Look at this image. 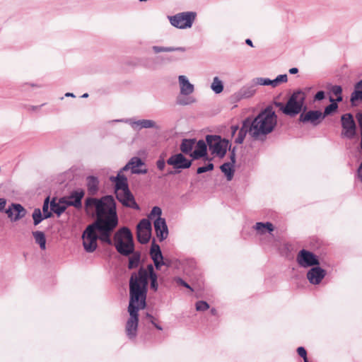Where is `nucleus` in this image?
Listing matches in <instances>:
<instances>
[{
    "instance_id": "18",
    "label": "nucleus",
    "mask_w": 362,
    "mask_h": 362,
    "mask_svg": "<svg viewBox=\"0 0 362 362\" xmlns=\"http://www.w3.org/2000/svg\"><path fill=\"white\" fill-rule=\"evenodd\" d=\"M150 255L153 261L156 269H160V267L163 265H168L167 262L163 259V256L162 255L160 246L156 244L154 241L153 242L151 247Z\"/></svg>"
},
{
    "instance_id": "46",
    "label": "nucleus",
    "mask_w": 362,
    "mask_h": 362,
    "mask_svg": "<svg viewBox=\"0 0 362 362\" xmlns=\"http://www.w3.org/2000/svg\"><path fill=\"white\" fill-rule=\"evenodd\" d=\"M175 281L177 284L183 286L184 287L190 289L191 291H193V289L191 288V286L187 282H185L183 279H182L181 278L176 277L175 279Z\"/></svg>"
},
{
    "instance_id": "35",
    "label": "nucleus",
    "mask_w": 362,
    "mask_h": 362,
    "mask_svg": "<svg viewBox=\"0 0 362 362\" xmlns=\"http://www.w3.org/2000/svg\"><path fill=\"white\" fill-rule=\"evenodd\" d=\"M330 102L331 104L327 106L325 108L324 112H322L324 118L331 114L333 111L336 110L338 107V105L334 102V100L332 98H330Z\"/></svg>"
},
{
    "instance_id": "50",
    "label": "nucleus",
    "mask_w": 362,
    "mask_h": 362,
    "mask_svg": "<svg viewBox=\"0 0 362 362\" xmlns=\"http://www.w3.org/2000/svg\"><path fill=\"white\" fill-rule=\"evenodd\" d=\"M356 119L358 123V126L361 129V134H362V112L357 113L356 115Z\"/></svg>"
},
{
    "instance_id": "17",
    "label": "nucleus",
    "mask_w": 362,
    "mask_h": 362,
    "mask_svg": "<svg viewBox=\"0 0 362 362\" xmlns=\"http://www.w3.org/2000/svg\"><path fill=\"white\" fill-rule=\"evenodd\" d=\"M84 194L83 189H78L72 192L69 197L61 198V200H64L67 206H72L79 209L82 206L81 200Z\"/></svg>"
},
{
    "instance_id": "29",
    "label": "nucleus",
    "mask_w": 362,
    "mask_h": 362,
    "mask_svg": "<svg viewBox=\"0 0 362 362\" xmlns=\"http://www.w3.org/2000/svg\"><path fill=\"white\" fill-rule=\"evenodd\" d=\"M256 92L253 86L243 87L235 95L238 99L249 98L255 95Z\"/></svg>"
},
{
    "instance_id": "52",
    "label": "nucleus",
    "mask_w": 362,
    "mask_h": 362,
    "mask_svg": "<svg viewBox=\"0 0 362 362\" xmlns=\"http://www.w3.org/2000/svg\"><path fill=\"white\" fill-rule=\"evenodd\" d=\"M157 168L163 170L165 166V162L163 159H159L156 163Z\"/></svg>"
},
{
    "instance_id": "40",
    "label": "nucleus",
    "mask_w": 362,
    "mask_h": 362,
    "mask_svg": "<svg viewBox=\"0 0 362 362\" xmlns=\"http://www.w3.org/2000/svg\"><path fill=\"white\" fill-rule=\"evenodd\" d=\"M162 210L159 206H154L148 215L149 219L161 218Z\"/></svg>"
},
{
    "instance_id": "27",
    "label": "nucleus",
    "mask_w": 362,
    "mask_h": 362,
    "mask_svg": "<svg viewBox=\"0 0 362 362\" xmlns=\"http://www.w3.org/2000/svg\"><path fill=\"white\" fill-rule=\"evenodd\" d=\"M50 209L52 212L56 214L58 216H59L66 209L67 206L64 200H59L58 202H56V199H53L50 204Z\"/></svg>"
},
{
    "instance_id": "10",
    "label": "nucleus",
    "mask_w": 362,
    "mask_h": 362,
    "mask_svg": "<svg viewBox=\"0 0 362 362\" xmlns=\"http://www.w3.org/2000/svg\"><path fill=\"white\" fill-rule=\"evenodd\" d=\"M343 131L341 136L347 139H353L356 134V125L351 113H346L341 117Z\"/></svg>"
},
{
    "instance_id": "26",
    "label": "nucleus",
    "mask_w": 362,
    "mask_h": 362,
    "mask_svg": "<svg viewBox=\"0 0 362 362\" xmlns=\"http://www.w3.org/2000/svg\"><path fill=\"white\" fill-rule=\"evenodd\" d=\"M86 186L88 192L90 195L97 194L99 189V180L95 176H88L86 178Z\"/></svg>"
},
{
    "instance_id": "28",
    "label": "nucleus",
    "mask_w": 362,
    "mask_h": 362,
    "mask_svg": "<svg viewBox=\"0 0 362 362\" xmlns=\"http://www.w3.org/2000/svg\"><path fill=\"white\" fill-rule=\"evenodd\" d=\"M196 144L195 139H184L180 144V151L185 154H191L193 148Z\"/></svg>"
},
{
    "instance_id": "31",
    "label": "nucleus",
    "mask_w": 362,
    "mask_h": 362,
    "mask_svg": "<svg viewBox=\"0 0 362 362\" xmlns=\"http://www.w3.org/2000/svg\"><path fill=\"white\" fill-rule=\"evenodd\" d=\"M151 231L150 230H136L138 241L141 244L147 243L151 238Z\"/></svg>"
},
{
    "instance_id": "30",
    "label": "nucleus",
    "mask_w": 362,
    "mask_h": 362,
    "mask_svg": "<svg viewBox=\"0 0 362 362\" xmlns=\"http://www.w3.org/2000/svg\"><path fill=\"white\" fill-rule=\"evenodd\" d=\"M33 235L35 240V243L40 245L41 250L46 249V238L45 233L42 231H34Z\"/></svg>"
},
{
    "instance_id": "56",
    "label": "nucleus",
    "mask_w": 362,
    "mask_h": 362,
    "mask_svg": "<svg viewBox=\"0 0 362 362\" xmlns=\"http://www.w3.org/2000/svg\"><path fill=\"white\" fill-rule=\"evenodd\" d=\"M6 201L4 198H0V211H3L6 206Z\"/></svg>"
},
{
    "instance_id": "49",
    "label": "nucleus",
    "mask_w": 362,
    "mask_h": 362,
    "mask_svg": "<svg viewBox=\"0 0 362 362\" xmlns=\"http://www.w3.org/2000/svg\"><path fill=\"white\" fill-rule=\"evenodd\" d=\"M146 317L150 320V322L155 326L156 329H158V330H162V327L155 322L154 318L152 315H151L148 313H146Z\"/></svg>"
},
{
    "instance_id": "7",
    "label": "nucleus",
    "mask_w": 362,
    "mask_h": 362,
    "mask_svg": "<svg viewBox=\"0 0 362 362\" xmlns=\"http://www.w3.org/2000/svg\"><path fill=\"white\" fill-rule=\"evenodd\" d=\"M305 93L300 90H296L290 96L285 105L284 114L293 117L299 114L304 105Z\"/></svg>"
},
{
    "instance_id": "38",
    "label": "nucleus",
    "mask_w": 362,
    "mask_h": 362,
    "mask_svg": "<svg viewBox=\"0 0 362 362\" xmlns=\"http://www.w3.org/2000/svg\"><path fill=\"white\" fill-rule=\"evenodd\" d=\"M255 85L272 86L273 87V80L264 78H256L253 80Z\"/></svg>"
},
{
    "instance_id": "20",
    "label": "nucleus",
    "mask_w": 362,
    "mask_h": 362,
    "mask_svg": "<svg viewBox=\"0 0 362 362\" xmlns=\"http://www.w3.org/2000/svg\"><path fill=\"white\" fill-rule=\"evenodd\" d=\"M235 163V148L231 151L230 154V161L224 163L220 167L222 173L225 174L226 178L228 181H230L234 175V164Z\"/></svg>"
},
{
    "instance_id": "48",
    "label": "nucleus",
    "mask_w": 362,
    "mask_h": 362,
    "mask_svg": "<svg viewBox=\"0 0 362 362\" xmlns=\"http://www.w3.org/2000/svg\"><path fill=\"white\" fill-rule=\"evenodd\" d=\"M165 52L185 51V49L184 47H165Z\"/></svg>"
},
{
    "instance_id": "39",
    "label": "nucleus",
    "mask_w": 362,
    "mask_h": 362,
    "mask_svg": "<svg viewBox=\"0 0 362 362\" xmlns=\"http://www.w3.org/2000/svg\"><path fill=\"white\" fill-rule=\"evenodd\" d=\"M332 93L337 96L336 101L337 102H341L342 100V88L340 86H333L331 88Z\"/></svg>"
},
{
    "instance_id": "12",
    "label": "nucleus",
    "mask_w": 362,
    "mask_h": 362,
    "mask_svg": "<svg viewBox=\"0 0 362 362\" xmlns=\"http://www.w3.org/2000/svg\"><path fill=\"white\" fill-rule=\"evenodd\" d=\"M320 110H309L300 115L299 121L305 124H310L314 127L319 125L324 119Z\"/></svg>"
},
{
    "instance_id": "36",
    "label": "nucleus",
    "mask_w": 362,
    "mask_h": 362,
    "mask_svg": "<svg viewBox=\"0 0 362 362\" xmlns=\"http://www.w3.org/2000/svg\"><path fill=\"white\" fill-rule=\"evenodd\" d=\"M34 225H38L44 218V216L40 209H35L33 213Z\"/></svg>"
},
{
    "instance_id": "19",
    "label": "nucleus",
    "mask_w": 362,
    "mask_h": 362,
    "mask_svg": "<svg viewBox=\"0 0 362 362\" xmlns=\"http://www.w3.org/2000/svg\"><path fill=\"white\" fill-rule=\"evenodd\" d=\"M123 172L124 171L120 170L116 177H110V180L115 182V194L119 192V191H125L129 189L127 178L122 174Z\"/></svg>"
},
{
    "instance_id": "3",
    "label": "nucleus",
    "mask_w": 362,
    "mask_h": 362,
    "mask_svg": "<svg viewBox=\"0 0 362 362\" xmlns=\"http://www.w3.org/2000/svg\"><path fill=\"white\" fill-rule=\"evenodd\" d=\"M146 303L144 302V291L141 289L136 284H131V298L128 306L129 318L126 324V334L129 339H133L136 335L139 314L140 310L144 309Z\"/></svg>"
},
{
    "instance_id": "60",
    "label": "nucleus",
    "mask_w": 362,
    "mask_h": 362,
    "mask_svg": "<svg viewBox=\"0 0 362 362\" xmlns=\"http://www.w3.org/2000/svg\"><path fill=\"white\" fill-rule=\"evenodd\" d=\"M245 42H246L247 45H250L251 47H253L252 42V40L250 39H247L245 40Z\"/></svg>"
},
{
    "instance_id": "59",
    "label": "nucleus",
    "mask_w": 362,
    "mask_h": 362,
    "mask_svg": "<svg viewBox=\"0 0 362 362\" xmlns=\"http://www.w3.org/2000/svg\"><path fill=\"white\" fill-rule=\"evenodd\" d=\"M298 72V69L296 67L291 68L289 69V73L291 74H296Z\"/></svg>"
},
{
    "instance_id": "37",
    "label": "nucleus",
    "mask_w": 362,
    "mask_h": 362,
    "mask_svg": "<svg viewBox=\"0 0 362 362\" xmlns=\"http://www.w3.org/2000/svg\"><path fill=\"white\" fill-rule=\"evenodd\" d=\"M49 198L47 197L43 203L42 206V215L44 218H50L52 215V211L49 210Z\"/></svg>"
},
{
    "instance_id": "32",
    "label": "nucleus",
    "mask_w": 362,
    "mask_h": 362,
    "mask_svg": "<svg viewBox=\"0 0 362 362\" xmlns=\"http://www.w3.org/2000/svg\"><path fill=\"white\" fill-rule=\"evenodd\" d=\"M211 88L216 94L221 93L223 91V84L218 76L214 78Z\"/></svg>"
},
{
    "instance_id": "9",
    "label": "nucleus",
    "mask_w": 362,
    "mask_h": 362,
    "mask_svg": "<svg viewBox=\"0 0 362 362\" xmlns=\"http://www.w3.org/2000/svg\"><path fill=\"white\" fill-rule=\"evenodd\" d=\"M195 18V12L188 11L170 16L169 20L172 25L180 29H185L192 27Z\"/></svg>"
},
{
    "instance_id": "51",
    "label": "nucleus",
    "mask_w": 362,
    "mask_h": 362,
    "mask_svg": "<svg viewBox=\"0 0 362 362\" xmlns=\"http://www.w3.org/2000/svg\"><path fill=\"white\" fill-rule=\"evenodd\" d=\"M324 98H325V92L322 90H320V91H318L315 94L314 99H315V100H321L324 99Z\"/></svg>"
},
{
    "instance_id": "21",
    "label": "nucleus",
    "mask_w": 362,
    "mask_h": 362,
    "mask_svg": "<svg viewBox=\"0 0 362 362\" xmlns=\"http://www.w3.org/2000/svg\"><path fill=\"white\" fill-rule=\"evenodd\" d=\"M326 272L325 269L315 267L311 268L307 273V278L312 284H319L325 277Z\"/></svg>"
},
{
    "instance_id": "25",
    "label": "nucleus",
    "mask_w": 362,
    "mask_h": 362,
    "mask_svg": "<svg viewBox=\"0 0 362 362\" xmlns=\"http://www.w3.org/2000/svg\"><path fill=\"white\" fill-rule=\"evenodd\" d=\"M206 144L203 140H199L197 142L195 149L191 153L190 156L193 159H199L206 155Z\"/></svg>"
},
{
    "instance_id": "15",
    "label": "nucleus",
    "mask_w": 362,
    "mask_h": 362,
    "mask_svg": "<svg viewBox=\"0 0 362 362\" xmlns=\"http://www.w3.org/2000/svg\"><path fill=\"white\" fill-rule=\"evenodd\" d=\"M166 163L175 169H186L192 165V160L187 159L182 153L171 156Z\"/></svg>"
},
{
    "instance_id": "53",
    "label": "nucleus",
    "mask_w": 362,
    "mask_h": 362,
    "mask_svg": "<svg viewBox=\"0 0 362 362\" xmlns=\"http://www.w3.org/2000/svg\"><path fill=\"white\" fill-rule=\"evenodd\" d=\"M152 49L153 50V52L155 53H159V52H165V47H161V46H153L152 47Z\"/></svg>"
},
{
    "instance_id": "57",
    "label": "nucleus",
    "mask_w": 362,
    "mask_h": 362,
    "mask_svg": "<svg viewBox=\"0 0 362 362\" xmlns=\"http://www.w3.org/2000/svg\"><path fill=\"white\" fill-rule=\"evenodd\" d=\"M355 88L362 91V79L355 85Z\"/></svg>"
},
{
    "instance_id": "14",
    "label": "nucleus",
    "mask_w": 362,
    "mask_h": 362,
    "mask_svg": "<svg viewBox=\"0 0 362 362\" xmlns=\"http://www.w3.org/2000/svg\"><path fill=\"white\" fill-rule=\"evenodd\" d=\"M116 197L123 206L136 210L139 209V206L129 189L119 191V192L116 193Z\"/></svg>"
},
{
    "instance_id": "44",
    "label": "nucleus",
    "mask_w": 362,
    "mask_h": 362,
    "mask_svg": "<svg viewBox=\"0 0 362 362\" xmlns=\"http://www.w3.org/2000/svg\"><path fill=\"white\" fill-rule=\"evenodd\" d=\"M209 308V304L205 301H198L196 303V309L198 311H204L206 310Z\"/></svg>"
},
{
    "instance_id": "41",
    "label": "nucleus",
    "mask_w": 362,
    "mask_h": 362,
    "mask_svg": "<svg viewBox=\"0 0 362 362\" xmlns=\"http://www.w3.org/2000/svg\"><path fill=\"white\" fill-rule=\"evenodd\" d=\"M288 81L286 74L279 75L275 79L273 80V87H276L281 83H286Z\"/></svg>"
},
{
    "instance_id": "42",
    "label": "nucleus",
    "mask_w": 362,
    "mask_h": 362,
    "mask_svg": "<svg viewBox=\"0 0 362 362\" xmlns=\"http://www.w3.org/2000/svg\"><path fill=\"white\" fill-rule=\"evenodd\" d=\"M357 100L362 101V91L355 88L351 94V101L352 103H354Z\"/></svg>"
},
{
    "instance_id": "22",
    "label": "nucleus",
    "mask_w": 362,
    "mask_h": 362,
    "mask_svg": "<svg viewBox=\"0 0 362 362\" xmlns=\"http://www.w3.org/2000/svg\"><path fill=\"white\" fill-rule=\"evenodd\" d=\"M154 228L157 237L160 241L166 239L168 235V229L165 220L163 218H156L154 221Z\"/></svg>"
},
{
    "instance_id": "6",
    "label": "nucleus",
    "mask_w": 362,
    "mask_h": 362,
    "mask_svg": "<svg viewBox=\"0 0 362 362\" xmlns=\"http://www.w3.org/2000/svg\"><path fill=\"white\" fill-rule=\"evenodd\" d=\"M151 281V288L154 291H157L158 284L157 282L158 276L154 272L152 264H148L146 269L141 267L137 273H133L129 279V298H131V284H136L141 289L144 291V302L146 299L148 279Z\"/></svg>"
},
{
    "instance_id": "24",
    "label": "nucleus",
    "mask_w": 362,
    "mask_h": 362,
    "mask_svg": "<svg viewBox=\"0 0 362 362\" xmlns=\"http://www.w3.org/2000/svg\"><path fill=\"white\" fill-rule=\"evenodd\" d=\"M178 81L181 95H189L194 92V85L189 81L188 78L185 76H179Z\"/></svg>"
},
{
    "instance_id": "13",
    "label": "nucleus",
    "mask_w": 362,
    "mask_h": 362,
    "mask_svg": "<svg viewBox=\"0 0 362 362\" xmlns=\"http://www.w3.org/2000/svg\"><path fill=\"white\" fill-rule=\"evenodd\" d=\"M145 166L144 162L139 157H133L121 169L122 171L130 170L132 174H146L148 172L146 168H141Z\"/></svg>"
},
{
    "instance_id": "8",
    "label": "nucleus",
    "mask_w": 362,
    "mask_h": 362,
    "mask_svg": "<svg viewBox=\"0 0 362 362\" xmlns=\"http://www.w3.org/2000/svg\"><path fill=\"white\" fill-rule=\"evenodd\" d=\"M207 145L212 153L220 158H223L230 149V145L228 140L221 139V136L216 135H207L206 137Z\"/></svg>"
},
{
    "instance_id": "1",
    "label": "nucleus",
    "mask_w": 362,
    "mask_h": 362,
    "mask_svg": "<svg viewBox=\"0 0 362 362\" xmlns=\"http://www.w3.org/2000/svg\"><path fill=\"white\" fill-rule=\"evenodd\" d=\"M277 124V116L272 105L262 110L254 119L247 117L243 122L235 143L241 144L247 134L259 139L272 132Z\"/></svg>"
},
{
    "instance_id": "58",
    "label": "nucleus",
    "mask_w": 362,
    "mask_h": 362,
    "mask_svg": "<svg viewBox=\"0 0 362 362\" xmlns=\"http://www.w3.org/2000/svg\"><path fill=\"white\" fill-rule=\"evenodd\" d=\"M238 130L240 131L238 126H232L231 127V134H232V135L233 136L237 132Z\"/></svg>"
},
{
    "instance_id": "23",
    "label": "nucleus",
    "mask_w": 362,
    "mask_h": 362,
    "mask_svg": "<svg viewBox=\"0 0 362 362\" xmlns=\"http://www.w3.org/2000/svg\"><path fill=\"white\" fill-rule=\"evenodd\" d=\"M129 124L134 130H141V129L157 128L156 122L151 119L134 120L130 119Z\"/></svg>"
},
{
    "instance_id": "54",
    "label": "nucleus",
    "mask_w": 362,
    "mask_h": 362,
    "mask_svg": "<svg viewBox=\"0 0 362 362\" xmlns=\"http://www.w3.org/2000/svg\"><path fill=\"white\" fill-rule=\"evenodd\" d=\"M274 105L276 107H279L280 110L282 111V112L284 114V108H285V105L281 103V102H274Z\"/></svg>"
},
{
    "instance_id": "33",
    "label": "nucleus",
    "mask_w": 362,
    "mask_h": 362,
    "mask_svg": "<svg viewBox=\"0 0 362 362\" xmlns=\"http://www.w3.org/2000/svg\"><path fill=\"white\" fill-rule=\"evenodd\" d=\"M255 229L258 232H259L261 233H264L266 230H267L269 232L273 231L274 226H273L272 223H271L269 222H267V223L259 222V223H256Z\"/></svg>"
},
{
    "instance_id": "2",
    "label": "nucleus",
    "mask_w": 362,
    "mask_h": 362,
    "mask_svg": "<svg viewBox=\"0 0 362 362\" xmlns=\"http://www.w3.org/2000/svg\"><path fill=\"white\" fill-rule=\"evenodd\" d=\"M95 208L96 219L100 226H105L109 230L113 231L118 224L116 204L112 196H105L100 199L88 197L86 199L85 208L88 211Z\"/></svg>"
},
{
    "instance_id": "64",
    "label": "nucleus",
    "mask_w": 362,
    "mask_h": 362,
    "mask_svg": "<svg viewBox=\"0 0 362 362\" xmlns=\"http://www.w3.org/2000/svg\"><path fill=\"white\" fill-rule=\"evenodd\" d=\"M211 313H215V310H214V309H212V310H211Z\"/></svg>"
},
{
    "instance_id": "63",
    "label": "nucleus",
    "mask_w": 362,
    "mask_h": 362,
    "mask_svg": "<svg viewBox=\"0 0 362 362\" xmlns=\"http://www.w3.org/2000/svg\"><path fill=\"white\" fill-rule=\"evenodd\" d=\"M361 149H362V134H361Z\"/></svg>"
},
{
    "instance_id": "43",
    "label": "nucleus",
    "mask_w": 362,
    "mask_h": 362,
    "mask_svg": "<svg viewBox=\"0 0 362 362\" xmlns=\"http://www.w3.org/2000/svg\"><path fill=\"white\" fill-rule=\"evenodd\" d=\"M214 164L211 163H209L205 166L198 168L197 170V173L202 174V173H206L207 171L212 170L214 169Z\"/></svg>"
},
{
    "instance_id": "45",
    "label": "nucleus",
    "mask_w": 362,
    "mask_h": 362,
    "mask_svg": "<svg viewBox=\"0 0 362 362\" xmlns=\"http://www.w3.org/2000/svg\"><path fill=\"white\" fill-rule=\"evenodd\" d=\"M194 102H195V100L192 99V98H187L186 100H182L180 98H177V104L181 105H189Z\"/></svg>"
},
{
    "instance_id": "4",
    "label": "nucleus",
    "mask_w": 362,
    "mask_h": 362,
    "mask_svg": "<svg viewBox=\"0 0 362 362\" xmlns=\"http://www.w3.org/2000/svg\"><path fill=\"white\" fill-rule=\"evenodd\" d=\"M114 246L116 250L123 256L132 255L129 259L128 268L132 269L138 267L141 255L139 252H134V244L131 230L123 227L119 229L114 235Z\"/></svg>"
},
{
    "instance_id": "11",
    "label": "nucleus",
    "mask_w": 362,
    "mask_h": 362,
    "mask_svg": "<svg viewBox=\"0 0 362 362\" xmlns=\"http://www.w3.org/2000/svg\"><path fill=\"white\" fill-rule=\"evenodd\" d=\"M298 264L303 268L313 267L320 264L317 257L306 250H301L296 258Z\"/></svg>"
},
{
    "instance_id": "5",
    "label": "nucleus",
    "mask_w": 362,
    "mask_h": 362,
    "mask_svg": "<svg viewBox=\"0 0 362 362\" xmlns=\"http://www.w3.org/2000/svg\"><path fill=\"white\" fill-rule=\"evenodd\" d=\"M112 231L109 230L105 226H100L99 222H93L88 225L83 233V245L87 252H93L98 247L97 240L109 245H114V239L110 236Z\"/></svg>"
},
{
    "instance_id": "34",
    "label": "nucleus",
    "mask_w": 362,
    "mask_h": 362,
    "mask_svg": "<svg viewBox=\"0 0 362 362\" xmlns=\"http://www.w3.org/2000/svg\"><path fill=\"white\" fill-rule=\"evenodd\" d=\"M150 230L151 231V223L147 218L141 219L136 226V230Z\"/></svg>"
},
{
    "instance_id": "16",
    "label": "nucleus",
    "mask_w": 362,
    "mask_h": 362,
    "mask_svg": "<svg viewBox=\"0 0 362 362\" xmlns=\"http://www.w3.org/2000/svg\"><path fill=\"white\" fill-rule=\"evenodd\" d=\"M5 212L12 222L18 221L26 215L25 209L20 204H11Z\"/></svg>"
},
{
    "instance_id": "55",
    "label": "nucleus",
    "mask_w": 362,
    "mask_h": 362,
    "mask_svg": "<svg viewBox=\"0 0 362 362\" xmlns=\"http://www.w3.org/2000/svg\"><path fill=\"white\" fill-rule=\"evenodd\" d=\"M357 175L358 179L362 182V161L357 170Z\"/></svg>"
},
{
    "instance_id": "47",
    "label": "nucleus",
    "mask_w": 362,
    "mask_h": 362,
    "mask_svg": "<svg viewBox=\"0 0 362 362\" xmlns=\"http://www.w3.org/2000/svg\"><path fill=\"white\" fill-rule=\"evenodd\" d=\"M297 353L300 357L303 358V361L308 359L307 351L303 346H300L297 349Z\"/></svg>"
},
{
    "instance_id": "62",
    "label": "nucleus",
    "mask_w": 362,
    "mask_h": 362,
    "mask_svg": "<svg viewBox=\"0 0 362 362\" xmlns=\"http://www.w3.org/2000/svg\"><path fill=\"white\" fill-rule=\"evenodd\" d=\"M81 97L84 98H88V93H84Z\"/></svg>"
},
{
    "instance_id": "61",
    "label": "nucleus",
    "mask_w": 362,
    "mask_h": 362,
    "mask_svg": "<svg viewBox=\"0 0 362 362\" xmlns=\"http://www.w3.org/2000/svg\"><path fill=\"white\" fill-rule=\"evenodd\" d=\"M65 96H66V97H72V98H74V97H75V95H74L73 93H66L65 94Z\"/></svg>"
}]
</instances>
